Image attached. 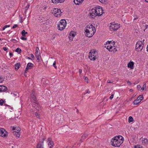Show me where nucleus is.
Listing matches in <instances>:
<instances>
[{
  "label": "nucleus",
  "instance_id": "b1692460",
  "mask_svg": "<svg viewBox=\"0 0 148 148\" xmlns=\"http://www.w3.org/2000/svg\"><path fill=\"white\" fill-rule=\"evenodd\" d=\"M112 48L111 49V50H112V51H110L113 52H115L117 51V50L116 49L115 47L114 46H112Z\"/></svg>",
  "mask_w": 148,
  "mask_h": 148
},
{
  "label": "nucleus",
  "instance_id": "20e7f679",
  "mask_svg": "<svg viewBox=\"0 0 148 148\" xmlns=\"http://www.w3.org/2000/svg\"><path fill=\"white\" fill-rule=\"evenodd\" d=\"M88 58L91 60H95L97 58V52L95 50H91L89 53Z\"/></svg>",
  "mask_w": 148,
  "mask_h": 148
},
{
  "label": "nucleus",
  "instance_id": "f257e3e1",
  "mask_svg": "<svg viewBox=\"0 0 148 148\" xmlns=\"http://www.w3.org/2000/svg\"><path fill=\"white\" fill-rule=\"evenodd\" d=\"M103 12V10L101 7H98L93 8L89 12L90 16L92 18H94L96 16H100Z\"/></svg>",
  "mask_w": 148,
  "mask_h": 148
},
{
  "label": "nucleus",
  "instance_id": "37998d69",
  "mask_svg": "<svg viewBox=\"0 0 148 148\" xmlns=\"http://www.w3.org/2000/svg\"><path fill=\"white\" fill-rule=\"evenodd\" d=\"M56 61H55L53 64V66L56 69H57V67L56 66Z\"/></svg>",
  "mask_w": 148,
  "mask_h": 148
},
{
  "label": "nucleus",
  "instance_id": "69168bd1",
  "mask_svg": "<svg viewBox=\"0 0 148 148\" xmlns=\"http://www.w3.org/2000/svg\"><path fill=\"white\" fill-rule=\"evenodd\" d=\"M79 112V110H78V109H77V112L78 113Z\"/></svg>",
  "mask_w": 148,
  "mask_h": 148
},
{
  "label": "nucleus",
  "instance_id": "7c9ffc66",
  "mask_svg": "<svg viewBox=\"0 0 148 148\" xmlns=\"http://www.w3.org/2000/svg\"><path fill=\"white\" fill-rule=\"evenodd\" d=\"M35 56L37 60H39V59L41 57V56L39 53L38 54L36 53V54H35Z\"/></svg>",
  "mask_w": 148,
  "mask_h": 148
},
{
  "label": "nucleus",
  "instance_id": "393cba45",
  "mask_svg": "<svg viewBox=\"0 0 148 148\" xmlns=\"http://www.w3.org/2000/svg\"><path fill=\"white\" fill-rule=\"evenodd\" d=\"M76 35V34L73 31H71L70 33L69 36H71L73 37H74Z\"/></svg>",
  "mask_w": 148,
  "mask_h": 148
},
{
  "label": "nucleus",
  "instance_id": "2f4dec72",
  "mask_svg": "<svg viewBox=\"0 0 148 148\" xmlns=\"http://www.w3.org/2000/svg\"><path fill=\"white\" fill-rule=\"evenodd\" d=\"M146 88V84L145 83H143V87L142 88V91H143Z\"/></svg>",
  "mask_w": 148,
  "mask_h": 148
},
{
  "label": "nucleus",
  "instance_id": "a211bd4d",
  "mask_svg": "<svg viewBox=\"0 0 148 148\" xmlns=\"http://www.w3.org/2000/svg\"><path fill=\"white\" fill-rule=\"evenodd\" d=\"M84 1V0H74V3L76 5L80 4Z\"/></svg>",
  "mask_w": 148,
  "mask_h": 148
},
{
  "label": "nucleus",
  "instance_id": "9b49d317",
  "mask_svg": "<svg viewBox=\"0 0 148 148\" xmlns=\"http://www.w3.org/2000/svg\"><path fill=\"white\" fill-rule=\"evenodd\" d=\"M31 102L32 103H36L38 101L37 100V98L35 96L34 93H33V92L31 95V97L30 98Z\"/></svg>",
  "mask_w": 148,
  "mask_h": 148
},
{
  "label": "nucleus",
  "instance_id": "0e129e2a",
  "mask_svg": "<svg viewBox=\"0 0 148 148\" xmlns=\"http://www.w3.org/2000/svg\"><path fill=\"white\" fill-rule=\"evenodd\" d=\"M138 18V17H137L136 18H134V21H135V20H136Z\"/></svg>",
  "mask_w": 148,
  "mask_h": 148
},
{
  "label": "nucleus",
  "instance_id": "4be33fe9",
  "mask_svg": "<svg viewBox=\"0 0 148 148\" xmlns=\"http://www.w3.org/2000/svg\"><path fill=\"white\" fill-rule=\"evenodd\" d=\"M54 143L53 142H49L48 144V146L49 147V148H52L53 147Z\"/></svg>",
  "mask_w": 148,
  "mask_h": 148
},
{
  "label": "nucleus",
  "instance_id": "a878e982",
  "mask_svg": "<svg viewBox=\"0 0 148 148\" xmlns=\"http://www.w3.org/2000/svg\"><path fill=\"white\" fill-rule=\"evenodd\" d=\"M35 115L37 117V118L39 119H40V115L38 114V112H36L35 113Z\"/></svg>",
  "mask_w": 148,
  "mask_h": 148
},
{
  "label": "nucleus",
  "instance_id": "58836bf2",
  "mask_svg": "<svg viewBox=\"0 0 148 148\" xmlns=\"http://www.w3.org/2000/svg\"><path fill=\"white\" fill-rule=\"evenodd\" d=\"M112 42L111 41H108L106 43V44H105V45H108H108H110L111 43H112Z\"/></svg>",
  "mask_w": 148,
  "mask_h": 148
},
{
  "label": "nucleus",
  "instance_id": "2eb2a0df",
  "mask_svg": "<svg viewBox=\"0 0 148 148\" xmlns=\"http://www.w3.org/2000/svg\"><path fill=\"white\" fill-rule=\"evenodd\" d=\"M7 90V88L5 86H0V92H5Z\"/></svg>",
  "mask_w": 148,
  "mask_h": 148
},
{
  "label": "nucleus",
  "instance_id": "603ef678",
  "mask_svg": "<svg viewBox=\"0 0 148 148\" xmlns=\"http://www.w3.org/2000/svg\"><path fill=\"white\" fill-rule=\"evenodd\" d=\"M37 49H39L38 48V47H37L36 48V52H35V54H36V53L37 54H38L39 53H38V51Z\"/></svg>",
  "mask_w": 148,
  "mask_h": 148
},
{
  "label": "nucleus",
  "instance_id": "338daca9",
  "mask_svg": "<svg viewBox=\"0 0 148 148\" xmlns=\"http://www.w3.org/2000/svg\"><path fill=\"white\" fill-rule=\"evenodd\" d=\"M145 1L147 2H148V0H145Z\"/></svg>",
  "mask_w": 148,
  "mask_h": 148
},
{
  "label": "nucleus",
  "instance_id": "3c124183",
  "mask_svg": "<svg viewBox=\"0 0 148 148\" xmlns=\"http://www.w3.org/2000/svg\"><path fill=\"white\" fill-rule=\"evenodd\" d=\"M31 57L33 59H34V55L32 54H30Z\"/></svg>",
  "mask_w": 148,
  "mask_h": 148
},
{
  "label": "nucleus",
  "instance_id": "cd10ccee",
  "mask_svg": "<svg viewBox=\"0 0 148 148\" xmlns=\"http://www.w3.org/2000/svg\"><path fill=\"white\" fill-rule=\"evenodd\" d=\"M13 94V95L16 98L17 97H18L19 95V93L16 92H14Z\"/></svg>",
  "mask_w": 148,
  "mask_h": 148
},
{
  "label": "nucleus",
  "instance_id": "473e14b6",
  "mask_svg": "<svg viewBox=\"0 0 148 148\" xmlns=\"http://www.w3.org/2000/svg\"><path fill=\"white\" fill-rule=\"evenodd\" d=\"M21 49H20V48H17L15 51L16 52H18V53H21Z\"/></svg>",
  "mask_w": 148,
  "mask_h": 148
},
{
  "label": "nucleus",
  "instance_id": "9d476101",
  "mask_svg": "<svg viewBox=\"0 0 148 148\" xmlns=\"http://www.w3.org/2000/svg\"><path fill=\"white\" fill-rule=\"evenodd\" d=\"M8 133L3 128H0V136L3 137H6L8 136Z\"/></svg>",
  "mask_w": 148,
  "mask_h": 148
},
{
  "label": "nucleus",
  "instance_id": "de8ad7c7",
  "mask_svg": "<svg viewBox=\"0 0 148 148\" xmlns=\"http://www.w3.org/2000/svg\"><path fill=\"white\" fill-rule=\"evenodd\" d=\"M69 38L70 40L72 41L74 38L71 36H69Z\"/></svg>",
  "mask_w": 148,
  "mask_h": 148
},
{
  "label": "nucleus",
  "instance_id": "680f3d73",
  "mask_svg": "<svg viewBox=\"0 0 148 148\" xmlns=\"http://www.w3.org/2000/svg\"><path fill=\"white\" fill-rule=\"evenodd\" d=\"M13 41L16 42V40L14 39H11V41Z\"/></svg>",
  "mask_w": 148,
  "mask_h": 148
},
{
  "label": "nucleus",
  "instance_id": "39448f33",
  "mask_svg": "<svg viewBox=\"0 0 148 148\" xmlns=\"http://www.w3.org/2000/svg\"><path fill=\"white\" fill-rule=\"evenodd\" d=\"M145 40L143 39V41H139L136 42V45L135 49L137 51H141L143 48L144 46V43Z\"/></svg>",
  "mask_w": 148,
  "mask_h": 148
},
{
  "label": "nucleus",
  "instance_id": "c756f323",
  "mask_svg": "<svg viewBox=\"0 0 148 148\" xmlns=\"http://www.w3.org/2000/svg\"><path fill=\"white\" fill-rule=\"evenodd\" d=\"M133 119L132 116H130L128 118V122L129 123L132 122L133 121Z\"/></svg>",
  "mask_w": 148,
  "mask_h": 148
},
{
  "label": "nucleus",
  "instance_id": "412c9836",
  "mask_svg": "<svg viewBox=\"0 0 148 148\" xmlns=\"http://www.w3.org/2000/svg\"><path fill=\"white\" fill-rule=\"evenodd\" d=\"M144 31L145 32H148V25H145L143 26Z\"/></svg>",
  "mask_w": 148,
  "mask_h": 148
},
{
  "label": "nucleus",
  "instance_id": "e433bc0d",
  "mask_svg": "<svg viewBox=\"0 0 148 148\" xmlns=\"http://www.w3.org/2000/svg\"><path fill=\"white\" fill-rule=\"evenodd\" d=\"M138 97H139L140 101L143 100V95H140Z\"/></svg>",
  "mask_w": 148,
  "mask_h": 148
},
{
  "label": "nucleus",
  "instance_id": "052dcab7",
  "mask_svg": "<svg viewBox=\"0 0 148 148\" xmlns=\"http://www.w3.org/2000/svg\"><path fill=\"white\" fill-rule=\"evenodd\" d=\"M26 58L27 59H31V60H32V58H30L29 57H26Z\"/></svg>",
  "mask_w": 148,
  "mask_h": 148
},
{
  "label": "nucleus",
  "instance_id": "4c0bfd02",
  "mask_svg": "<svg viewBox=\"0 0 148 148\" xmlns=\"http://www.w3.org/2000/svg\"><path fill=\"white\" fill-rule=\"evenodd\" d=\"M5 101L3 100V99H1L0 100V105L2 106L3 104L4 103Z\"/></svg>",
  "mask_w": 148,
  "mask_h": 148
},
{
  "label": "nucleus",
  "instance_id": "0eeeda50",
  "mask_svg": "<svg viewBox=\"0 0 148 148\" xmlns=\"http://www.w3.org/2000/svg\"><path fill=\"white\" fill-rule=\"evenodd\" d=\"M110 25L109 28L110 31H116L119 27L118 24H117L114 22L110 23Z\"/></svg>",
  "mask_w": 148,
  "mask_h": 148
},
{
  "label": "nucleus",
  "instance_id": "6e6552de",
  "mask_svg": "<svg viewBox=\"0 0 148 148\" xmlns=\"http://www.w3.org/2000/svg\"><path fill=\"white\" fill-rule=\"evenodd\" d=\"M52 13H54V16L57 17H60L61 16L62 12L60 9L54 8Z\"/></svg>",
  "mask_w": 148,
  "mask_h": 148
},
{
  "label": "nucleus",
  "instance_id": "49530a36",
  "mask_svg": "<svg viewBox=\"0 0 148 148\" xmlns=\"http://www.w3.org/2000/svg\"><path fill=\"white\" fill-rule=\"evenodd\" d=\"M84 79L85 80V81L87 83L88 82V78L87 77H85L84 78Z\"/></svg>",
  "mask_w": 148,
  "mask_h": 148
},
{
  "label": "nucleus",
  "instance_id": "f8f14e48",
  "mask_svg": "<svg viewBox=\"0 0 148 148\" xmlns=\"http://www.w3.org/2000/svg\"><path fill=\"white\" fill-rule=\"evenodd\" d=\"M34 66V64L31 63H28L25 69V73H26L29 69H31Z\"/></svg>",
  "mask_w": 148,
  "mask_h": 148
},
{
  "label": "nucleus",
  "instance_id": "c85d7f7f",
  "mask_svg": "<svg viewBox=\"0 0 148 148\" xmlns=\"http://www.w3.org/2000/svg\"><path fill=\"white\" fill-rule=\"evenodd\" d=\"M27 34V32L25 31L24 30H23L21 32V34L23 36H25V35Z\"/></svg>",
  "mask_w": 148,
  "mask_h": 148
},
{
  "label": "nucleus",
  "instance_id": "8fccbe9b",
  "mask_svg": "<svg viewBox=\"0 0 148 148\" xmlns=\"http://www.w3.org/2000/svg\"><path fill=\"white\" fill-rule=\"evenodd\" d=\"M113 81L112 80H108L107 81V82L108 83H110L113 82Z\"/></svg>",
  "mask_w": 148,
  "mask_h": 148
},
{
  "label": "nucleus",
  "instance_id": "1a4fd4ad",
  "mask_svg": "<svg viewBox=\"0 0 148 148\" xmlns=\"http://www.w3.org/2000/svg\"><path fill=\"white\" fill-rule=\"evenodd\" d=\"M46 139V138L45 137L41 139H40L36 145V148H44L43 147L44 141Z\"/></svg>",
  "mask_w": 148,
  "mask_h": 148
},
{
  "label": "nucleus",
  "instance_id": "f704fd0d",
  "mask_svg": "<svg viewBox=\"0 0 148 148\" xmlns=\"http://www.w3.org/2000/svg\"><path fill=\"white\" fill-rule=\"evenodd\" d=\"M29 5L28 4L26 6L25 8V12H26V11L29 8Z\"/></svg>",
  "mask_w": 148,
  "mask_h": 148
},
{
  "label": "nucleus",
  "instance_id": "f03ea898",
  "mask_svg": "<svg viewBox=\"0 0 148 148\" xmlns=\"http://www.w3.org/2000/svg\"><path fill=\"white\" fill-rule=\"evenodd\" d=\"M96 30L95 27L92 25H88L85 27V35L89 38L91 37L95 32Z\"/></svg>",
  "mask_w": 148,
  "mask_h": 148
},
{
  "label": "nucleus",
  "instance_id": "a18cd8bd",
  "mask_svg": "<svg viewBox=\"0 0 148 148\" xmlns=\"http://www.w3.org/2000/svg\"><path fill=\"white\" fill-rule=\"evenodd\" d=\"M21 39L24 40H27V38H24L23 37H21Z\"/></svg>",
  "mask_w": 148,
  "mask_h": 148
},
{
  "label": "nucleus",
  "instance_id": "7ed1b4c3",
  "mask_svg": "<svg viewBox=\"0 0 148 148\" xmlns=\"http://www.w3.org/2000/svg\"><path fill=\"white\" fill-rule=\"evenodd\" d=\"M123 138L121 136L114 137L111 140L112 146L115 147H119L123 142Z\"/></svg>",
  "mask_w": 148,
  "mask_h": 148
},
{
  "label": "nucleus",
  "instance_id": "72a5a7b5",
  "mask_svg": "<svg viewBox=\"0 0 148 148\" xmlns=\"http://www.w3.org/2000/svg\"><path fill=\"white\" fill-rule=\"evenodd\" d=\"M137 88L138 90L140 91H142V88H141V86L140 85H138L137 86Z\"/></svg>",
  "mask_w": 148,
  "mask_h": 148
},
{
  "label": "nucleus",
  "instance_id": "6ab92c4d",
  "mask_svg": "<svg viewBox=\"0 0 148 148\" xmlns=\"http://www.w3.org/2000/svg\"><path fill=\"white\" fill-rule=\"evenodd\" d=\"M13 134L14 135H15L16 137H19L20 135V132L19 131H18L17 132L14 131L13 132Z\"/></svg>",
  "mask_w": 148,
  "mask_h": 148
},
{
  "label": "nucleus",
  "instance_id": "5fc2aeb1",
  "mask_svg": "<svg viewBox=\"0 0 148 148\" xmlns=\"http://www.w3.org/2000/svg\"><path fill=\"white\" fill-rule=\"evenodd\" d=\"M127 83L128 85H131L132 84L131 82L129 81H128L127 82Z\"/></svg>",
  "mask_w": 148,
  "mask_h": 148
},
{
  "label": "nucleus",
  "instance_id": "79ce46f5",
  "mask_svg": "<svg viewBox=\"0 0 148 148\" xmlns=\"http://www.w3.org/2000/svg\"><path fill=\"white\" fill-rule=\"evenodd\" d=\"M47 142L49 143V142H52L53 141H52L51 138H49L47 140Z\"/></svg>",
  "mask_w": 148,
  "mask_h": 148
},
{
  "label": "nucleus",
  "instance_id": "f3484780",
  "mask_svg": "<svg viewBox=\"0 0 148 148\" xmlns=\"http://www.w3.org/2000/svg\"><path fill=\"white\" fill-rule=\"evenodd\" d=\"M141 101L139 99V97H138L136 99L134 100L133 102V103L134 105H137L139 104Z\"/></svg>",
  "mask_w": 148,
  "mask_h": 148
},
{
  "label": "nucleus",
  "instance_id": "13d9d810",
  "mask_svg": "<svg viewBox=\"0 0 148 148\" xmlns=\"http://www.w3.org/2000/svg\"><path fill=\"white\" fill-rule=\"evenodd\" d=\"M13 54L11 52H10L9 55L10 56V57H11L13 56Z\"/></svg>",
  "mask_w": 148,
  "mask_h": 148
},
{
  "label": "nucleus",
  "instance_id": "ea45409f",
  "mask_svg": "<svg viewBox=\"0 0 148 148\" xmlns=\"http://www.w3.org/2000/svg\"><path fill=\"white\" fill-rule=\"evenodd\" d=\"M10 27V25H5L3 28V30H4L6 28L9 27Z\"/></svg>",
  "mask_w": 148,
  "mask_h": 148
},
{
  "label": "nucleus",
  "instance_id": "4d7b16f0",
  "mask_svg": "<svg viewBox=\"0 0 148 148\" xmlns=\"http://www.w3.org/2000/svg\"><path fill=\"white\" fill-rule=\"evenodd\" d=\"M3 50L5 51H6L7 50V48L6 47H3Z\"/></svg>",
  "mask_w": 148,
  "mask_h": 148
},
{
  "label": "nucleus",
  "instance_id": "bf43d9fd",
  "mask_svg": "<svg viewBox=\"0 0 148 148\" xmlns=\"http://www.w3.org/2000/svg\"><path fill=\"white\" fill-rule=\"evenodd\" d=\"M90 92L89 89H88L86 90V93H89Z\"/></svg>",
  "mask_w": 148,
  "mask_h": 148
},
{
  "label": "nucleus",
  "instance_id": "864d4df0",
  "mask_svg": "<svg viewBox=\"0 0 148 148\" xmlns=\"http://www.w3.org/2000/svg\"><path fill=\"white\" fill-rule=\"evenodd\" d=\"M17 26H18L17 25V24H15V25H13V26L12 27L13 28H16V27H17Z\"/></svg>",
  "mask_w": 148,
  "mask_h": 148
},
{
  "label": "nucleus",
  "instance_id": "bb28decb",
  "mask_svg": "<svg viewBox=\"0 0 148 148\" xmlns=\"http://www.w3.org/2000/svg\"><path fill=\"white\" fill-rule=\"evenodd\" d=\"M148 140L146 138H144L142 140V143L143 144H146L148 143Z\"/></svg>",
  "mask_w": 148,
  "mask_h": 148
},
{
  "label": "nucleus",
  "instance_id": "dca6fc26",
  "mask_svg": "<svg viewBox=\"0 0 148 148\" xmlns=\"http://www.w3.org/2000/svg\"><path fill=\"white\" fill-rule=\"evenodd\" d=\"M65 0H51L52 2L54 4H57L62 3Z\"/></svg>",
  "mask_w": 148,
  "mask_h": 148
},
{
  "label": "nucleus",
  "instance_id": "6e6d98bb",
  "mask_svg": "<svg viewBox=\"0 0 148 148\" xmlns=\"http://www.w3.org/2000/svg\"><path fill=\"white\" fill-rule=\"evenodd\" d=\"M82 72V70L81 69H79V72L80 74H81Z\"/></svg>",
  "mask_w": 148,
  "mask_h": 148
},
{
  "label": "nucleus",
  "instance_id": "4468645a",
  "mask_svg": "<svg viewBox=\"0 0 148 148\" xmlns=\"http://www.w3.org/2000/svg\"><path fill=\"white\" fill-rule=\"evenodd\" d=\"M134 63L132 61H130L127 64V67L130 68L131 69H133L134 68Z\"/></svg>",
  "mask_w": 148,
  "mask_h": 148
},
{
  "label": "nucleus",
  "instance_id": "5701e85b",
  "mask_svg": "<svg viewBox=\"0 0 148 148\" xmlns=\"http://www.w3.org/2000/svg\"><path fill=\"white\" fill-rule=\"evenodd\" d=\"M112 45H108L107 46H106L105 47H106V49L110 51H112V50H111V49L112 47Z\"/></svg>",
  "mask_w": 148,
  "mask_h": 148
},
{
  "label": "nucleus",
  "instance_id": "a19ab883",
  "mask_svg": "<svg viewBox=\"0 0 148 148\" xmlns=\"http://www.w3.org/2000/svg\"><path fill=\"white\" fill-rule=\"evenodd\" d=\"M87 136L86 134H84L82 136L81 140L84 139Z\"/></svg>",
  "mask_w": 148,
  "mask_h": 148
},
{
  "label": "nucleus",
  "instance_id": "774afa93",
  "mask_svg": "<svg viewBox=\"0 0 148 148\" xmlns=\"http://www.w3.org/2000/svg\"><path fill=\"white\" fill-rule=\"evenodd\" d=\"M12 130H15V128H14L13 127V128Z\"/></svg>",
  "mask_w": 148,
  "mask_h": 148
},
{
  "label": "nucleus",
  "instance_id": "e2e57ef3",
  "mask_svg": "<svg viewBox=\"0 0 148 148\" xmlns=\"http://www.w3.org/2000/svg\"><path fill=\"white\" fill-rule=\"evenodd\" d=\"M147 51H148V45H147Z\"/></svg>",
  "mask_w": 148,
  "mask_h": 148
},
{
  "label": "nucleus",
  "instance_id": "ddd939ff",
  "mask_svg": "<svg viewBox=\"0 0 148 148\" xmlns=\"http://www.w3.org/2000/svg\"><path fill=\"white\" fill-rule=\"evenodd\" d=\"M32 105L36 110H39L40 109V106L38 101L36 103H32Z\"/></svg>",
  "mask_w": 148,
  "mask_h": 148
},
{
  "label": "nucleus",
  "instance_id": "c9c22d12",
  "mask_svg": "<svg viewBox=\"0 0 148 148\" xmlns=\"http://www.w3.org/2000/svg\"><path fill=\"white\" fill-rule=\"evenodd\" d=\"M4 80L3 77L0 76V83H1L3 82Z\"/></svg>",
  "mask_w": 148,
  "mask_h": 148
},
{
  "label": "nucleus",
  "instance_id": "aec40b11",
  "mask_svg": "<svg viewBox=\"0 0 148 148\" xmlns=\"http://www.w3.org/2000/svg\"><path fill=\"white\" fill-rule=\"evenodd\" d=\"M14 66L15 70H18L21 66L20 64L19 63H18L15 65Z\"/></svg>",
  "mask_w": 148,
  "mask_h": 148
},
{
  "label": "nucleus",
  "instance_id": "c03bdc74",
  "mask_svg": "<svg viewBox=\"0 0 148 148\" xmlns=\"http://www.w3.org/2000/svg\"><path fill=\"white\" fill-rule=\"evenodd\" d=\"M99 1L101 3H104L107 0H99Z\"/></svg>",
  "mask_w": 148,
  "mask_h": 148
},
{
  "label": "nucleus",
  "instance_id": "423d86ee",
  "mask_svg": "<svg viewBox=\"0 0 148 148\" xmlns=\"http://www.w3.org/2000/svg\"><path fill=\"white\" fill-rule=\"evenodd\" d=\"M66 25V22L65 20L64 19L61 20L58 26V29L60 31L63 30L65 27Z\"/></svg>",
  "mask_w": 148,
  "mask_h": 148
},
{
  "label": "nucleus",
  "instance_id": "09e8293b",
  "mask_svg": "<svg viewBox=\"0 0 148 148\" xmlns=\"http://www.w3.org/2000/svg\"><path fill=\"white\" fill-rule=\"evenodd\" d=\"M114 94H112L110 97V99L112 100L113 98Z\"/></svg>",
  "mask_w": 148,
  "mask_h": 148
}]
</instances>
